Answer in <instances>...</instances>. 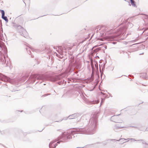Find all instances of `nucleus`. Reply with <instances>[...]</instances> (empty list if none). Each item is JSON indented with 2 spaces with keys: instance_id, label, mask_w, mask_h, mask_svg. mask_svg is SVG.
Here are the masks:
<instances>
[{
  "instance_id": "1",
  "label": "nucleus",
  "mask_w": 148,
  "mask_h": 148,
  "mask_svg": "<svg viewBox=\"0 0 148 148\" xmlns=\"http://www.w3.org/2000/svg\"><path fill=\"white\" fill-rule=\"evenodd\" d=\"M99 112H96L91 116L89 119L87 115L82 116L77 123L79 124L80 127L74 130L71 131L70 133H63L56 139L55 141L51 142L49 145L50 148H55L58 144L61 142H65L72 138V136L74 138L77 136L78 134H93L96 131L98 125V118Z\"/></svg>"
},
{
  "instance_id": "2",
  "label": "nucleus",
  "mask_w": 148,
  "mask_h": 148,
  "mask_svg": "<svg viewBox=\"0 0 148 148\" xmlns=\"http://www.w3.org/2000/svg\"><path fill=\"white\" fill-rule=\"evenodd\" d=\"M133 26V25L132 23L128 22L126 25L120 27L116 32L114 31V32H115V33L108 36V40L109 41H112L116 40L117 38H120L124 34L127 29H130Z\"/></svg>"
},
{
  "instance_id": "3",
  "label": "nucleus",
  "mask_w": 148,
  "mask_h": 148,
  "mask_svg": "<svg viewBox=\"0 0 148 148\" xmlns=\"http://www.w3.org/2000/svg\"><path fill=\"white\" fill-rule=\"evenodd\" d=\"M69 68L70 69V71L71 72L73 71L75 69H80L81 68V65L80 62L77 61L75 62L74 59L71 58L69 60Z\"/></svg>"
},
{
  "instance_id": "4",
  "label": "nucleus",
  "mask_w": 148,
  "mask_h": 148,
  "mask_svg": "<svg viewBox=\"0 0 148 148\" xmlns=\"http://www.w3.org/2000/svg\"><path fill=\"white\" fill-rule=\"evenodd\" d=\"M13 26L17 29L18 32L21 36L25 38L26 37L24 35L25 34L27 33V32L25 29L21 26L18 25L16 23L14 24Z\"/></svg>"
},
{
  "instance_id": "5",
  "label": "nucleus",
  "mask_w": 148,
  "mask_h": 148,
  "mask_svg": "<svg viewBox=\"0 0 148 148\" xmlns=\"http://www.w3.org/2000/svg\"><path fill=\"white\" fill-rule=\"evenodd\" d=\"M50 80L52 82H55L60 79L62 78L61 75H55V76H50L51 75H48Z\"/></svg>"
},
{
  "instance_id": "6",
  "label": "nucleus",
  "mask_w": 148,
  "mask_h": 148,
  "mask_svg": "<svg viewBox=\"0 0 148 148\" xmlns=\"http://www.w3.org/2000/svg\"><path fill=\"white\" fill-rule=\"evenodd\" d=\"M3 30L2 27L0 28V47L1 48L4 45L3 41H5V39L3 37Z\"/></svg>"
},
{
  "instance_id": "7",
  "label": "nucleus",
  "mask_w": 148,
  "mask_h": 148,
  "mask_svg": "<svg viewBox=\"0 0 148 148\" xmlns=\"http://www.w3.org/2000/svg\"><path fill=\"white\" fill-rule=\"evenodd\" d=\"M2 75V76L1 78V80L4 81H8L11 83H12L14 82V79L10 78V77L5 75Z\"/></svg>"
},
{
  "instance_id": "8",
  "label": "nucleus",
  "mask_w": 148,
  "mask_h": 148,
  "mask_svg": "<svg viewBox=\"0 0 148 148\" xmlns=\"http://www.w3.org/2000/svg\"><path fill=\"white\" fill-rule=\"evenodd\" d=\"M119 115H118L117 116H112L110 118L111 121L115 123H121V122H119V120H118V119L119 118L118 116Z\"/></svg>"
},
{
  "instance_id": "9",
  "label": "nucleus",
  "mask_w": 148,
  "mask_h": 148,
  "mask_svg": "<svg viewBox=\"0 0 148 148\" xmlns=\"http://www.w3.org/2000/svg\"><path fill=\"white\" fill-rule=\"evenodd\" d=\"M1 13L2 14L1 17L2 19L4 20L6 22H8V19L6 16H5V12L4 10H1Z\"/></svg>"
},
{
  "instance_id": "10",
  "label": "nucleus",
  "mask_w": 148,
  "mask_h": 148,
  "mask_svg": "<svg viewBox=\"0 0 148 148\" xmlns=\"http://www.w3.org/2000/svg\"><path fill=\"white\" fill-rule=\"evenodd\" d=\"M78 116H79L78 114L75 113L69 115L67 119L68 118L69 119H74L77 118Z\"/></svg>"
},
{
  "instance_id": "11",
  "label": "nucleus",
  "mask_w": 148,
  "mask_h": 148,
  "mask_svg": "<svg viewBox=\"0 0 148 148\" xmlns=\"http://www.w3.org/2000/svg\"><path fill=\"white\" fill-rule=\"evenodd\" d=\"M105 64H103V65L101 64V67L100 66V64H99V70L101 74H103V73H102V72L101 71V69H102V71H103L105 68Z\"/></svg>"
},
{
  "instance_id": "12",
  "label": "nucleus",
  "mask_w": 148,
  "mask_h": 148,
  "mask_svg": "<svg viewBox=\"0 0 148 148\" xmlns=\"http://www.w3.org/2000/svg\"><path fill=\"white\" fill-rule=\"evenodd\" d=\"M99 102V101L97 100H93L92 101H89V103L90 104H95L98 103Z\"/></svg>"
},
{
  "instance_id": "13",
  "label": "nucleus",
  "mask_w": 148,
  "mask_h": 148,
  "mask_svg": "<svg viewBox=\"0 0 148 148\" xmlns=\"http://www.w3.org/2000/svg\"><path fill=\"white\" fill-rule=\"evenodd\" d=\"M140 77H142L145 79H148V75H141Z\"/></svg>"
},
{
  "instance_id": "14",
  "label": "nucleus",
  "mask_w": 148,
  "mask_h": 148,
  "mask_svg": "<svg viewBox=\"0 0 148 148\" xmlns=\"http://www.w3.org/2000/svg\"><path fill=\"white\" fill-rule=\"evenodd\" d=\"M124 76H125L127 77H128V78H129L131 79H133V78H134V76L133 75H131V74L128 75V76L125 75H124Z\"/></svg>"
},
{
  "instance_id": "15",
  "label": "nucleus",
  "mask_w": 148,
  "mask_h": 148,
  "mask_svg": "<svg viewBox=\"0 0 148 148\" xmlns=\"http://www.w3.org/2000/svg\"><path fill=\"white\" fill-rule=\"evenodd\" d=\"M130 127H134L136 129L140 131H143V130H142V128L141 127H138L136 126H130Z\"/></svg>"
},
{
  "instance_id": "16",
  "label": "nucleus",
  "mask_w": 148,
  "mask_h": 148,
  "mask_svg": "<svg viewBox=\"0 0 148 148\" xmlns=\"http://www.w3.org/2000/svg\"><path fill=\"white\" fill-rule=\"evenodd\" d=\"M78 79L76 78H73L71 80V81L72 82H76L78 81Z\"/></svg>"
},
{
  "instance_id": "17",
  "label": "nucleus",
  "mask_w": 148,
  "mask_h": 148,
  "mask_svg": "<svg viewBox=\"0 0 148 148\" xmlns=\"http://www.w3.org/2000/svg\"><path fill=\"white\" fill-rule=\"evenodd\" d=\"M131 5H132V6H133L134 7H136V6L135 4V2L134 1L131 2Z\"/></svg>"
},
{
  "instance_id": "18",
  "label": "nucleus",
  "mask_w": 148,
  "mask_h": 148,
  "mask_svg": "<svg viewBox=\"0 0 148 148\" xmlns=\"http://www.w3.org/2000/svg\"><path fill=\"white\" fill-rule=\"evenodd\" d=\"M137 141H142V143L143 144H145L146 145H148V143H146L145 141L143 140V139H141V140H137Z\"/></svg>"
},
{
  "instance_id": "19",
  "label": "nucleus",
  "mask_w": 148,
  "mask_h": 148,
  "mask_svg": "<svg viewBox=\"0 0 148 148\" xmlns=\"http://www.w3.org/2000/svg\"><path fill=\"white\" fill-rule=\"evenodd\" d=\"M94 75H92V74L91 75V77H90V81H92L93 80V79H94Z\"/></svg>"
},
{
  "instance_id": "20",
  "label": "nucleus",
  "mask_w": 148,
  "mask_h": 148,
  "mask_svg": "<svg viewBox=\"0 0 148 148\" xmlns=\"http://www.w3.org/2000/svg\"><path fill=\"white\" fill-rule=\"evenodd\" d=\"M105 75H100V77L101 78V79H103V78H104L105 77Z\"/></svg>"
},
{
  "instance_id": "21",
  "label": "nucleus",
  "mask_w": 148,
  "mask_h": 148,
  "mask_svg": "<svg viewBox=\"0 0 148 148\" xmlns=\"http://www.w3.org/2000/svg\"><path fill=\"white\" fill-rule=\"evenodd\" d=\"M44 49L45 50V48L44 49H43V50H42V51H44ZM35 50H36L35 51L36 52H38L39 51H40V52L42 51L41 50H38V49H36Z\"/></svg>"
},
{
  "instance_id": "22",
  "label": "nucleus",
  "mask_w": 148,
  "mask_h": 148,
  "mask_svg": "<svg viewBox=\"0 0 148 148\" xmlns=\"http://www.w3.org/2000/svg\"><path fill=\"white\" fill-rule=\"evenodd\" d=\"M97 29V32L98 31V29H99V30H100V26H97L96 27V29Z\"/></svg>"
},
{
  "instance_id": "23",
  "label": "nucleus",
  "mask_w": 148,
  "mask_h": 148,
  "mask_svg": "<svg viewBox=\"0 0 148 148\" xmlns=\"http://www.w3.org/2000/svg\"><path fill=\"white\" fill-rule=\"evenodd\" d=\"M30 49L27 48H26V50H27V51L28 52V51H29V53H28L30 54L31 53V51H30Z\"/></svg>"
},
{
  "instance_id": "24",
  "label": "nucleus",
  "mask_w": 148,
  "mask_h": 148,
  "mask_svg": "<svg viewBox=\"0 0 148 148\" xmlns=\"http://www.w3.org/2000/svg\"><path fill=\"white\" fill-rule=\"evenodd\" d=\"M98 40H100L101 41H103L104 40V38H98Z\"/></svg>"
},
{
  "instance_id": "25",
  "label": "nucleus",
  "mask_w": 148,
  "mask_h": 148,
  "mask_svg": "<svg viewBox=\"0 0 148 148\" xmlns=\"http://www.w3.org/2000/svg\"><path fill=\"white\" fill-rule=\"evenodd\" d=\"M124 127H121V126H117V128L118 129L121 128H123Z\"/></svg>"
},
{
  "instance_id": "26",
  "label": "nucleus",
  "mask_w": 148,
  "mask_h": 148,
  "mask_svg": "<svg viewBox=\"0 0 148 148\" xmlns=\"http://www.w3.org/2000/svg\"><path fill=\"white\" fill-rule=\"evenodd\" d=\"M142 130H143V131H144V132L148 131V130H147V128H146L145 130V129H142Z\"/></svg>"
},
{
  "instance_id": "27",
  "label": "nucleus",
  "mask_w": 148,
  "mask_h": 148,
  "mask_svg": "<svg viewBox=\"0 0 148 148\" xmlns=\"http://www.w3.org/2000/svg\"><path fill=\"white\" fill-rule=\"evenodd\" d=\"M138 43H135V44H133V45H131L130 46V47H132V46H134V45H137V44H138Z\"/></svg>"
},
{
  "instance_id": "28",
  "label": "nucleus",
  "mask_w": 148,
  "mask_h": 148,
  "mask_svg": "<svg viewBox=\"0 0 148 148\" xmlns=\"http://www.w3.org/2000/svg\"><path fill=\"white\" fill-rule=\"evenodd\" d=\"M136 40H132L131 41V42H136Z\"/></svg>"
},
{
  "instance_id": "29",
  "label": "nucleus",
  "mask_w": 148,
  "mask_h": 148,
  "mask_svg": "<svg viewBox=\"0 0 148 148\" xmlns=\"http://www.w3.org/2000/svg\"><path fill=\"white\" fill-rule=\"evenodd\" d=\"M106 96L105 97V98H109V97H108V95H106L105 94Z\"/></svg>"
},
{
  "instance_id": "30",
  "label": "nucleus",
  "mask_w": 148,
  "mask_h": 148,
  "mask_svg": "<svg viewBox=\"0 0 148 148\" xmlns=\"http://www.w3.org/2000/svg\"><path fill=\"white\" fill-rule=\"evenodd\" d=\"M33 75V74L31 75V76H30V77H34L35 76H34V75Z\"/></svg>"
},
{
  "instance_id": "31",
  "label": "nucleus",
  "mask_w": 148,
  "mask_h": 148,
  "mask_svg": "<svg viewBox=\"0 0 148 148\" xmlns=\"http://www.w3.org/2000/svg\"><path fill=\"white\" fill-rule=\"evenodd\" d=\"M100 93H101V94H102L103 96H104L105 95V93H103L102 92H101Z\"/></svg>"
},
{
  "instance_id": "32",
  "label": "nucleus",
  "mask_w": 148,
  "mask_h": 148,
  "mask_svg": "<svg viewBox=\"0 0 148 148\" xmlns=\"http://www.w3.org/2000/svg\"><path fill=\"white\" fill-rule=\"evenodd\" d=\"M130 140H133L134 141H137L136 140H135V139H133V138H130Z\"/></svg>"
},
{
  "instance_id": "33",
  "label": "nucleus",
  "mask_w": 148,
  "mask_h": 148,
  "mask_svg": "<svg viewBox=\"0 0 148 148\" xmlns=\"http://www.w3.org/2000/svg\"><path fill=\"white\" fill-rule=\"evenodd\" d=\"M124 139L125 140H126V139H124V138H121V139H119V140H118L117 141H119L121 140V139Z\"/></svg>"
},
{
  "instance_id": "34",
  "label": "nucleus",
  "mask_w": 148,
  "mask_h": 148,
  "mask_svg": "<svg viewBox=\"0 0 148 148\" xmlns=\"http://www.w3.org/2000/svg\"><path fill=\"white\" fill-rule=\"evenodd\" d=\"M48 95V94H45V95H43V96H44V97H45V96H47Z\"/></svg>"
},
{
  "instance_id": "35",
  "label": "nucleus",
  "mask_w": 148,
  "mask_h": 148,
  "mask_svg": "<svg viewBox=\"0 0 148 148\" xmlns=\"http://www.w3.org/2000/svg\"><path fill=\"white\" fill-rule=\"evenodd\" d=\"M95 87H94L93 88V89H91L90 90V91H93V90H94V89H95Z\"/></svg>"
},
{
  "instance_id": "36",
  "label": "nucleus",
  "mask_w": 148,
  "mask_h": 148,
  "mask_svg": "<svg viewBox=\"0 0 148 148\" xmlns=\"http://www.w3.org/2000/svg\"><path fill=\"white\" fill-rule=\"evenodd\" d=\"M114 148H120V147L119 146H116V147H114Z\"/></svg>"
},
{
  "instance_id": "37",
  "label": "nucleus",
  "mask_w": 148,
  "mask_h": 148,
  "mask_svg": "<svg viewBox=\"0 0 148 148\" xmlns=\"http://www.w3.org/2000/svg\"><path fill=\"white\" fill-rule=\"evenodd\" d=\"M112 43L113 44H115L116 43V42H112Z\"/></svg>"
},
{
  "instance_id": "38",
  "label": "nucleus",
  "mask_w": 148,
  "mask_h": 148,
  "mask_svg": "<svg viewBox=\"0 0 148 148\" xmlns=\"http://www.w3.org/2000/svg\"><path fill=\"white\" fill-rule=\"evenodd\" d=\"M103 103V101H101V104H100V106H101L102 104Z\"/></svg>"
},
{
  "instance_id": "39",
  "label": "nucleus",
  "mask_w": 148,
  "mask_h": 148,
  "mask_svg": "<svg viewBox=\"0 0 148 148\" xmlns=\"http://www.w3.org/2000/svg\"><path fill=\"white\" fill-rule=\"evenodd\" d=\"M108 93L110 95V97H112V95L110 94V93H109V92H108Z\"/></svg>"
},
{
  "instance_id": "40",
  "label": "nucleus",
  "mask_w": 148,
  "mask_h": 148,
  "mask_svg": "<svg viewBox=\"0 0 148 148\" xmlns=\"http://www.w3.org/2000/svg\"><path fill=\"white\" fill-rule=\"evenodd\" d=\"M148 29H145L144 30V31L143 32L142 34H143V32H144L145 31H146V30H147Z\"/></svg>"
},
{
  "instance_id": "41",
  "label": "nucleus",
  "mask_w": 148,
  "mask_h": 148,
  "mask_svg": "<svg viewBox=\"0 0 148 148\" xmlns=\"http://www.w3.org/2000/svg\"><path fill=\"white\" fill-rule=\"evenodd\" d=\"M96 75H97V77H98L99 78V74Z\"/></svg>"
},
{
  "instance_id": "42",
  "label": "nucleus",
  "mask_w": 148,
  "mask_h": 148,
  "mask_svg": "<svg viewBox=\"0 0 148 148\" xmlns=\"http://www.w3.org/2000/svg\"><path fill=\"white\" fill-rule=\"evenodd\" d=\"M134 1V0H130V2H131Z\"/></svg>"
},
{
  "instance_id": "43",
  "label": "nucleus",
  "mask_w": 148,
  "mask_h": 148,
  "mask_svg": "<svg viewBox=\"0 0 148 148\" xmlns=\"http://www.w3.org/2000/svg\"><path fill=\"white\" fill-rule=\"evenodd\" d=\"M123 75H122L121 76H118V77H122L123 76Z\"/></svg>"
},
{
  "instance_id": "44",
  "label": "nucleus",
  "mask_w": 148,
  "mask_h": 148,
  "mask_svg": "<svg viewBox=\"0 0 148 148\" xmlns=\"http://www.w3.org/2000/svg\"><path fill=\"white\" fill-rule=\"evenodd\" d=\"M43 129H44V128H43V129L42 130H40V131H39V132H42V131L43 130Z\"/></svg>"
},
{
  "instance_id": "45",
  "label": "nucleus",
  "mask_w": 148,
  "mask_h": 148,
  "mask_svg": "<svg viewBox=\"0 0 148 148\" xmlns=\"http://www.w3.org/2000/svg\"><path fill=\"white\" fill-rule=\"evenodd\" d=\"M103 144H104V145H106V144L107 143H103Z\"/></svg>"
},
{
  "instance_id": "46",
  "label": "nucleus",
  "mask_w": 148,
  "mask_h": 148,
  "mask_svg": "<svg viewBox=\"0 0 148 148\" xmlns=\"http://www.w3.org/2000/svg\"><path fill=\"white\" fill-rule=\"evenodd\" d=\"M62 121V120H60V121H56V122H60L61 121Z\"/></svg>"
},
{
  "instance_id": "47",
  "label": "nucleus",
  "mask_w": 148,
  "mask_h": 148,
  "mask_svg": "<svg viewBox=\"0 0 148 148\" xmlns=\"http://www.w3.org/2000/svg\"><path fill=\"white\" fill-rule=\"evenodd\" d=\"M125 38H126V37H123V38H122V39H124Z\"/></svg>"
},
{
  "instance_id": "48",
  "label": "nucleus",
  "mask_w": 148,
  "mask_h": 148,
  "mask_svg": "<svg viewBox=\"0 0 148 148\" xmlns=\"http://www.w3.org/2000/svg\"><path fill=\"white\" fill-rule=\"evenodd\" d=\"M144 54V53H142L140 54V55H142V54Z\"/></svg>"
},
{
  "instance_id": "49",
  "label": "nucleus",
  "mask_w": 148,
  "mask_h": 148,
  "mask_svg": "<svg viewBox=\"0 0 148 148\" xmlns=\"http://www.w3.org/2000/svg\"><path fill=\"white\" fill-rule=\"evenodd\" d=\"M75 72H73V74H75Z\"/></svg>"
},
{
  "instance_id": "50",
  "label": "nucleus",
  "mask_w": 148,
  "mask_h": 148,
  "mask_svg": "<svg viewBox=\"0 0 148 148\" xmlns=\"http://www.w3.org/2000/svg\"><path fill=\"white\" fill-rule=\"evenodd\" d=\"M84 147H81L82 148H83Z\"/></svg>"
},
{
  "instance_id": "51",
  "label": "nucleus",
  "mask_w": 148,
  "mask_h": 148,
  "mask_svg": "<svg viewBox=\"0 0 148 148\" xmlns=\"http://www.w3.org/2000/svg\"><path fill=\"white\" fill-rule=\"evenodd\" d=\"M106 61H107V60H106Z\"/></svg>"
},
{
  "instance_id": "52",
  "label": "nucleus",
  "mask_w": 148,
  "mask_h": 148,
  "mask_svg": "<svg viewBox=\"0 0 148 148\" xmlns=\"http://www.w3.org/2000/svg\"><path fill=\"white\" fill-rule=\"evenodd\" d=\"M97 57H98L99 58V57L98 56H97Z\"/></svg>"
},
{
  "instance_id": "53",
  "label": "nucleus",
  "mask_w": 148,
  "mask_h": 148,
  "mask_svg": "<svg viewBox=\"0 0 148 148\" xmlns=\"http://www.w3.org/2000/svg\"><path fill=\"white\" fill-rule=\"evenodd\" d=\"M3 57L4 58H5V56H4Z\"/></svg>"
},
{
  "instance_id": "54",
  "label": "nucleus",
  "mask_w": 148,
  "mask_h": 148,
  "mask_svg": "<svg viewBox=\"0 0 148 148\" xmlns=\"http://www.w3.org/2000/svg\"><path fill=\"white\" fill-rule=\"evenodd\" d=\"M0 10V11L1 12V10Z\"/></svg>"
},
{
  "instance_id": "55",
  "label": "nucleus",
  "mask_w": 148,
  "mask_h": 148,
  "mask_svg": "<svg viewBox=\"0 0 148 148\" xmlns=\"http://www.w3.org/2000/svg\"><path fill=\"white\" fill-rule=\"evenodd\" d=\"M60 74H63V73H61Z\"/></svg>"
},
{
  "instance_id": "56",
  "label": "nucleus",
  "mask_w": 148,
  "mask_h": 148,
  "mask_svg": "<svg viewBox=\"0 0 148 148\" xmlns=\"http://www.w3.org/2000/svg\"><path fill=\"white\" fill-rule=\"evenodd\" d=\"M128 35V34H127V35Z\"/></svg>"
},
{
  "instance_id": "57",
  "label": "nucleus",
  "mask_w": 148,
  "mask_h": 148,
  "mask_svg": "<svg viewBox=\"0 0 148 148\" xmlns=\"http://www.w3.org/2000/svg\"><path fill=\"white\" fill-rule=\"evenodd\" d=\"M34 74H36V73H34Z\"/></svg>"
},
{
  "instance_id": "58",
  "label": "nucleus",
  "mask_w": 148,
  "mask_h": 148,
  "mask_svg": "<svg viewBox=\"0 0 148 148\" xmlns=\"http://www.w3.org/2000/svg\"><path fill=\"white\" fill-rule=\"evenodd\" d=\"M0 74H2V73H0Z\"/></svg>"
}]
</instances>
